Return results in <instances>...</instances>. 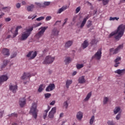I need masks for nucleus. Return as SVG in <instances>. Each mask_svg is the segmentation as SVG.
<instances>
[{"mask_svg": "<svg viewBox=\"0 0 125 125\" xmlns=\"http://www.w3.org/2000/svg\"><path fill=\"white\" fill-rule=\"evenodd\" d=\"M125 30V24H120L117 29L111 32L108 36V38H112L114 36V39L116 41H120L121 38L124 36Z\"/></svg>", "mask_w": 125, "mask_h": 125, "instance_id": "obj_1", "label": "nucleus"}, {"mask_svg": "<svg viewBox=\"0 0 125 125\" xmlns=\"http://www.w3.org/2000/svg\"><path fill=\"white\" fill-rule=\"evenodd\" d=\"M34 30V27L31 26L29 28H26L25 31H23L21 33V35L19 36V41H26L29 37H30V35H31V33Z\"/></svg>", "mask_w": 125, "mask_h": 125, "instance_id": "obj_2", "label": "nucleus"}, {"mask_svg": "<svg viewBox=\"0 0 125 125\" xmlns=\"http://www.w3.org/2000/svg\"><path fill=\"white\" fill-rule=\"evenodd\" d=\"M39 110L37 109V103H33L30 109V113L32 114L33 117L36 119L38 117V112Z\"/></svg>", "mask_w": 125, "mask_h": 125, "instance_id": "obj_3", "label": "nucleus"}, {"mask_svg": "<svg viewBox=\"0 0 125 125\" xmlns=\"http://www.w3.org/2000/svg\"><path fill=\"white\" fill-rule=\"evenodd\" d=\"M47 28H48L47 26H43L39 28L40 31L36 34L35 36V38L37 39V40H39V39L42 38V37L43 36V34Z\"/></svg>", "mask_w": 125, "mask_h": 125, "instance_id": "obj_4", "label": "nucleus"}, {"mask_svg": "<svg viewBox=\"0 0 125 125\" xmlns=\"http://www.w3.org/2000/svg\"><path fill=\"white\" fill-rule=\"evenodd\" d=\"M9 89L13 93H16L17 90H18V85H17V83H10L9 84Z\"/></svg>", "mask_w": 125, "mask_h": 125, "instance_id": "obj_5", "label": "nucleus"}, {"mask_svg": "<svg viewBox=\"0 0 125 125\" xmlns=\"http://www.w3.org/2000/svg\"><path fill=\"white\" fill-rule=\"evenodd\" d=\"M124 47V45L121 44L119 45L116 49L112 48L110 49L109 52L110 54H117V53H119L121 50L123 49Z\"/></svg>", "mask_w": 125, "mask_h": 125, "instance_id": "obj_6", "label": "nucleus"}, {"mask_svg": "<svg viewBox=\"0 0 125 125\" xmlns=\"http://www.w3.org/2000/svg\"><path fill=\"white\" fill-rule=\"evenodd\" d=\"M54 60H55V57L47 56L45 57L43 62V64H51V63H53Z\"/></svg>", "mask_w": 125, "mask_h": 125, "instance_id": "obj_7", "label": "nucleus"}, {"mask_svg": "<svg viewBox=\"0 0 125 125\" xmlns=\"http://www.w3.org/2000/svg\"><path fill=\"white\" fill-rule=\"evenodd\" d=\"M102 56V49H99L95 54L92 57V58H95L97 60H100Z\"/></svg>", "mask_w": 125, "mask_h": 125, "instance_id": "obj_8", "label": "nucleus"}, {"mask_svg": "<svg viewBox=\"0 0 125 125\" xmlns=\"http://www.w3.org/2000/svg\"><path fill=\"white\" fill-rule=\"evenodd\" d=\"M37 54V51H31L27 54L26 57L30 59H34V58H36Z\"/></svg>", "mask_w": 125, "mask_h": 125, "instance_id": "obj_9", "label": "nucleus"}, {"mask_svg": "<svg viewBox=\"0 0 125 125\" xmlns=\"http://www.w3.org/2000/svg\"><path fill=\"white\" fill-rule=\"evenodd\" d=\"M35 75H36V74L31 75V73L29 72H24L22 77H21V80H27V79L31 78L32 76H35Z\"/></svg>", "mask_w": 125, "mask_h": 125, "instance_id": "obj_10", "label": "nucleus"}, {"mask_svg": "<svg viewBox=\"0 0 125 125\" xmlns=\"http://www.w3.org/2000/svg\"><path fill=\"white\" fill-rule=\"evenodd\" d=\"M58 34H59V30H58L57 28H54L52 30L51 38H54V37H57V36H58Z\"/></svg>", "mask_w": 125, "mask_h": 125, "instance_id": "obj_11", "label": "nucleus"}, {"mask_svg": "<svg viewBox=\"0 0 125 125\" xmlns=\"http://www.w3.org/2000/svg\"><path fill=\"white\" fill-rule=\"evenodd\" d=\"M9 78L7 76V75H3L0 76V83H4V82H6L7 80H8Z\"/></svg>", "mask_w": 125, "mask_h": 125, "instance_id": "obj_12", "label": "nucleus"}, {"mask_svg": "<svg viewBox=\"0 0 125 125\" xmlns=\"http://www.w3.org/2000/svg\"><path fill=\"white\" fill-rule=\"evenodd\" d=\"M55 88V85L54 83H51L46 87V91H52Z\"/></svg>", "mask_w": 125, "mask_h": 125, "instance_id": "obj_13", "label": "nucleus"}, {"mask_svg": "<svg viewBox=\"0 0 125 125\" xmlns=\"http://www.w3.org/2000/svg\"><path fill=\"white\" fill-rule=\"evenodd\" d=\"M26 104V99L25 98H21L20 99L19 104L21 107H24Z\"/></svg>", "mask_w": 125, "mask_h": 125, "instance_id": "obj_14", "label": "nucleus"}, {"mask_svg": "<svg viewBox=\"0 0 125 125\" xmlns=\"http://www.w3.org/2000/svg\"><path fill=\"white\" fill-rule=\"evenodd\" d=\"M83 117V114L82 111L78 112L76 114V119L79 121H81Z\"/></svg>", "mask_w": 125, "mask_h": 125, "instance_id": "obj_15", "label": "nucleus"}, {"mask_svg": "<svg viewBox=\"0 0 125 125\" xmlns=\"http://www.w3.org/2000/svg\"><path fill=\"white\" fill-rule=\"evenodd\" d=\"M114 73L117 74L118 75H125V69H117L116 70Z\"/></svg>", "mask_w": 125, "mask_h": 125, "instance_id": "obj_16", "label": "nucleus"}, {"mask_svg": "<svg viewBox=\"0 0 125 125\" xmlns=\"http://www.w3.org/2000/svg\"><path fill=\"white\" fill-rule=\"evenodd\" d=\"M2 53L4 55V56H9V49L3 48L2 51Z\"/></svg>", "mask_w": 125, "mask_h": 125, "instance_id": "obj_17", "label": "nucleus"}, {"mask_svg": "<svg viewBox=\"0 0 125 125\" xmlns=\"http://www.w3.org/2000/svg\"><path fill=\"white\" fill-rule=\"evenodd\" d=\"M68 8V6L67 5H64L63 6L62 8H60L58 12L57 13L58 14H60L62 12H63V11H64V10H66Z\"/></svg>", "mask_w": 125, "mask_h": 125, "instance_id": "obj_18", "label": "nucleus"}, {"mask_svg": "<svg viewBox=\"0 0 125 125\" xmlns=\"http://www.w3.org/2000/svg\"><path fill=\"white\" fill-rule=\"evenodd\" d=\"M21 29H22V27L21 25L17 26L15 32L13 35V38H15V37L18 35V31L21 30Z\"/></svg>", "mask_w": 125, "mask_h": 125, "instance_id": "obj_19", "label": "nucleus"}, {"mask_svg": "<svg viewBox=\"0 0 125 125\" xmlns=\"http://www.w3.org/2000/svg\"><path fill=\"white\" fill-rule=\"evenodd\" d=\"M82 46L83 48V49H84V48H86L87 46H88V42L87 41V40H85L84 41L83 43H82Z\"/></svg>", "mask_w": 125, "mask_h": 125, "instance_id": "obj_20", "label": "nucleus"}, {"mask_svg": "<svg viewBox=\"0 0 125 125\" xmlns=\"http://www.w3.org/2000/svg\"><path fill=\"white\" fill-rule=\"evenodd\" d=\"M114 115H117L119 112L121 113V107L119 106H116L115 109H114Z\"/></svg>", "mask_w": 125, "mask_h": 125, "instance_id": "obj_21", "label": "nucleus"}, {"mask_svg": "<svg viewBox=\"0 0 125 125\" xmlns=\"http://www.w3.org/2000/svg\"><path fill=\"white\" fill-rule=\"evenodd\" d=\"M79 83H85V80L84 79V76H81L79 78Z\"/></svg>", "mask_w": 125, "mask_h": 125, "instance_id": "obj_22", "label": "nucleus"}, {"mask_svg": "<svg viewBox=\"0 0 125 125\" xmlns=\"http://www.w3.org/2000/svg\"><path fill=\"white\" fill-rule=\"evenodd\" d=\"M109 101H110V97H104V98L103 103L104 105L107 104Z\"/></svg>", "mask_w": 125, "mask_h": 125, "instance_id": "obj_23", "label": "nucleus"}, {"mask_svg": "<svg viewBox=\"0 0 125 125\" xmlns=\"http://www.w3.org/2000/svg\"><path fill=\"white\" fill-rule=\"evenodd\" d=\"M72 60H73V59H72V58H71L70 57H66L65 58V59L64 60V62L66 64H69V63H71V62H72Z\"/></svg>", "mask_w": 125, "mask_h": 125, "instance_id": "obj_24", "label": "nucleus"}, {"mask_svg": "<svg viewBox=\"0 0 125 125\" xmlns=\"http://www.w3.org/2000/svg\"><path fill=\"white\" fill-rule=\"evenodd\" d=\"M73 44V41H68L65 43V47H70Z\"/></svg>", "mask_w": 125, "mask_h": 125, "instance_id": "obj_25", "label": "nucleus"}, {"mask_svg": "<svg viewBox=\"0 0 125 125\" xmlns=\"http://www.w3.org/2000/svg\"><path fill=\"white\" fill-rule=\"evenodd\" d=\"M72 83L73 82L72 81V80H67L66 81V84H65V86L66 88H69V86H70V85L72 84Z\"/></svg>", "mask_w": 125, "mask_h": 125, "instance_id": "obj_26", "label": "nucleus"}, {"mask_svg": "<svg viewBox=\"0 0 125 125\" xmlns=\"http://www.w3.org/2000/svg\"><path fill=\"white\" fill-rule=\"evenodd\" d=\"M92 95V92H90L88 93L86 97V98L84 99V101H88L89 100V98L91 97V95Z\"/></svg>", "mask_w": 125, "mask_h": 125, "instance_id": "obj_27", "label": "nucleus"}, {"mask_svg": "<svg viewBox=\"0 0 125 125\" xmlns=\"http://www.w3.org/2000/svg\"><path fill=\"white\" fill-rule=\"evenodd\" d=\"M95 122V117L94 116H92L89 120L90 125H93V123Z\"/></svg>", "mask_w": 125, "mask_h": 125, "instance_id": "obj_28", "label": "nucleus"}, {"mask_svg": "<svg viewBox=\"0 0 125 125\" xmlns=\"http://www.w3.org/2000/svg\"><path fill=\"white\" fill-rule=\"evenodd\" d=\"M8 60H5L3 61V64L1 65V69H3V68H4L5 67H6V65H7V64H8Z\"/></svg>", "mask_w": 125, "mask_h": 125, "instance_id": "obj_29", "label": "nucleus"}, {"mask_svg": "<svg viewBox=\"0 0 125 125\" xmlns=\"http://www.w3.org/2000/svg\"><path fill=\"white\" fill-rule=\"evenodd\" d=\"M34 7H35V5H34L33 4H32L30 6H28L27 8V9L28 11H32Z\"/></svg>", "mask_w": 125, "mask_h": 125, "instance_id": "obj_30", "label": "nucleus"}, {"mask_svg": "<svg viewBox=\"0 0 125 125\" xmlns=\"http://www.w3.org/2000/svg\"><path fill=\"white\" fill-rule=\"evenodd\" d=\"M44 88V85L43 84H42L40 85L38 89L39 92H42V91Z\"/></svg>", "mask_w": 125, "mask_h": 125, "instance_id": "obj_31", "label": "nucleus"}, {"mask_svg": "<svg viewBox=\"0 0 125 125\" xmlns=\"http://www.w3.org/2000/svg\"><path fill=\"white\" fill-rule=\"evenodd\" d=\"M68 106H69V104H68V101H66L63 103V107L65 109H68Z\"/></svg>", "mask_w": 125, "mask_h": 125, "instance_id": "obj_32", "label": "nucleus"}, {"mask_svg": "<svg viewBox=\"0 0 125 125\" xmlns=\"http://www.w3.org/2000/svg\"><path fill=\"white\" fill-rule=\"evenodd\" d=\"M35 5H36L37 7H44V5H43L42 3L39 2H35Z\"/></svg>", "mask_w": 125, "mask_h": 125, "instance_id": "obj_33", "label": "nucleus"}, {"mask_svg": "<svg viewBox=\"0 0 125 125\" xmlns=\"http://www.w3.org/2000/svg\"><path fill=\"white\" fill-rule=\"evenodd\" d=\"M85 23H86V21H85L83 20V21L81 24L80 28H81V29H83V27L84 26V25H85Z\"/></svg>", "mask_w": 125, "mask_h": 125, "instance_id": "obj_34", "label": "nucleus"}, {"mask_svg": "<svg viewBox=\"0 0 125 125\" xmlns=\"http://www.w3.org/2000/svg\"><path fill=\"white\" fill-rule=\"evenodd\" d=\"M92 25V22L91 21H88L87 23V27L90 28Z\"/></svg>", "mask_w": 125, "mask_h": 125, "instance_id": "obj_35", "label": "nucleus"}, {"mask_svg": "<svg viewBox=\"0 0 125 125\" xmlns=\"http://www.w3.org/2000/svg\"><path fill=\"white\" fill-rule=\"evenodd\" d=\"M76 67L77 69L79 70V69H81V68L83 67V64H78L76 65Z\"/></svg>", "mask_w": 125, "mask_h": 125, "instance_id": "obj_36", "label": "nucleus"}, {"mask_svg": "<svg viewBox=\"0 0 125 125\" xmlns=\"http://www.w3.org/2000/svg\"><path fill=\"white\" fill-rule=\"evenodd\" d=\"M103 3L104 5H106V4H108L109 3V2L110 1L109 0H103Z\"/></svg>", "mask_w": 125, "mask_h": 125, "instance_id": "obj_37", "label": "nucleus"}, {"mask_svg": "<svg viewBox=\"0 0 125 125\" xmlns=\"http://www.w3.org/2000/svg\"><path fill=\"white\" fill-rule=\"evenodd\" d=\"M121 117H122V114H121V113H118L116 116V120L117 121H119V120L121 119Z\"/></svg>", "mask_w": 125, "mask_h": 125, "instance_id": "obj_38", "label": "nucleus"}, {"mask_svg": "<svg viewBox=\"0 0 125 125\" xmlns=\"http://www.w3.org/2000/svg\"><path fill=\"white\" fill-rule=\"evenodd\" d=\"M50 112H51V113H53V114H55V113H56V107H53Z\"/></svg>", "mask_w": 125, "mask_h": 125, "instance_id": "obj_39", "label": "nucleus"}, {"mask_svg": "<svg viewBox=\"0 0 125 125\" xmlns=\"http://www.w3.org/2000/svg\"><path fill=\"white\" fill-rule=\"evenodd\" d=\"M109 20L110 21H114V20H119V18H117V17H111L110 18H109Z\"/></svg>", "mask_w": 125, "mask_h": 125, "instance_id": "obj_40", "label": "nucleus"}, {"mask_svg": "<svg viewBox=\"0 0 125 125\" xmlns=\"http://www.w3.org/2000/svg\"><path fill=\"white\" fill-rule=\"evenodd\" d=\"M121 60H122V58H121V57H117L114 61V62H120V61H121Z\"/></svg>", "mask_w": 125, "mask_h": 125, "instance_id": "obj_41", "label": "nucleus"}, {"mask_svg": "<svg viewBox=\"0 0 125 125\" xmlns=\"http://www.w3.org/2000/svg\"><path fill=\"white\" fill-rule=\"evenodd\" d=\"M54 116V114L52 113L51 111L49 112L48 117L50 119H52Z\"/></svg>", "mask_w": 125, "mask_h": 125, "instance_id": "obj_42", "label": "nucleus"}, {"mask_svg": "<svg viewBox=\"0 0 125 125\" xmlns=\"http://www.w3.org/2000/svg\"><path fill=\"white\" fill-rule=\"evenodd\" d=\"M4 110L3 109H0V118H2Z\"/></svg>", "mask_w": 125, "mask_h": 125, "instance_id": "obj_43", "label": "nucleus"}, {"mask_svg": "<svg viewBox=\"0 0 125 125\" xmlns=\"http://www.w3.org/2000/svg\"><path fill=\"white\" fill-rule=\"evenodd\" d=\"M108 125H115V123H114V121H108L107 122Z\"/></svg>", "mask_w": 125, "mask_h": 125, "instance_id": "obj_44", "label": "nucleus"}, {"mask_svg": "<svg viewBox=\"0 0 125 125\" xmlns=\"http://www.w3.org/2000/svg\"><path fill=\"white\" fill-rule=\"evenodd\" d=\"M44 19V17H40L36 19L37 21H42Z\"/></svg>", "mask_w": 125, "mask_h": 125, "instance_id": "obj_45", "label": "nucleus"}, {"mask_svg": "<svg viewBox=\"0 0 125 125\" xmlns=\"http://www.w3.org/2000/svg\"><path fill=\"white\" fill-rule=\"evenodd\" d=\"M61 24V21H58L56 22V23L54 24V26L59 25Z\"/></svg>", "mask_w": 125, "mask_h": 125, "instance_id": "obj_46", "label": "nucleus"}, {"mask_svg": "<svg viewBox=\"0 0 125 125\" xmlns=\"http://www.w3.org/2000/svg\"><path fill=\"white\" fill-rule=\"evenodd\" d=\"M44 5H45V6H48V5H49V4H50V2L49 1H45L43 3Z\"/></svg>", "mask_w": 125, "mask_h": 125, "instance_id": "obj_47", "label": "nucleus"}, {"mask_svg": "<svg viewBox=\"0 0 125 125\" xmlns=\"http://www.w3.org/2000/svg\"><path fill=\"white\" fill-rule=\"evenodd\" d=\"M91 43L92 44H96V43H97V41L95 40V39H94L91 41Z\"/></svg>", "mask_w": 125, "mask_h": 125, "instance_id": "obj_48", "label": "nucleus"}, {"mask_svg": "<svg viewBox=\"0 0 125 125\" xmlns=\"http://www.w3.org/2000/svg\"><path fill=\"white\" fill-rule=\"evenodd\" d=\"M80 10H81V7H80V6L78 7L76 9V10H75L76 13V14H77V13H79V12H80Z\"/></svg>", "mask_w": 125, "mask_h": 125, "instance_id": "obj_49", "label": "nucleus"}, {"mask_svg": "<svg viewBox=\"0 0 125 125\" xmlns=\"http://www.w3.org/2000/svg\"><path fill=\"white\" fill-rule=\"evenodd\" d=\"M114 67H119V65H120V62H114Z\"/></svg>", "mask_w": 125, "mask_h": 125, "instance_id": "obj_50", "label": "nucleus"}, {"mask_svg": "<svg viewBox=\"0 0 125 125\" xmlns=\"http://www.w3.org/2000/svg\"><path fill=\"white\" fill-rule=\"evenodd\" d=\"M44 95H45V98H49V97H50V96H51V94H50L49 93L45 94Z\"/></svg>", "mask_w": 125, "mask_h": 125, "instance_id": "obj_51", "label": "nucleus"}, {"mask_svg": "<svg viewBox=\"0 0 125 125\" xmlns=\"http://www.w3.org/2000/svg\"><path fill=\"white\" fill-rule=\"evenodd\" d=\"M89 17H90V16H89V15H88L85 18L83 19V21L86 22V21H87V19H88Z\"/></svg>", "mask_w": 125, "mask_h": 125, "instance_id": "obj_52", "label": "nucleus"}, {"mask_svg": "<svg viewBox=\"0 0 125 125\" xmlns=\"http://www.w3.org/2000/svg\"><path fill=\"white\" fill-rule=\"evenodd\" d=\"M9 117H17V114L16 113H12L8 115Z\"/></svg>", "mask_w": 125, "mask_h": 125, "instance_id": "obj_53", "label": "nucleus"}, {"mask_svg": "<svg viewBox=\"0 0 125 125\" xmlns=\"http://www.w3.org/2000/svg\"><path fill=\"white\" fill-rule=\"evenodd\" d=\"M49 48L48 47H46L45 49H44V50H43V52L44 53H46V52H48V50H49Z\"/></svg>", "mask_w": 125, "mask_h": 125, "instance_id": "obj_54", "label": "nucleus"}, {"mask_svg": "<svg viewBox=\"0 0 125 125\" xmlns=\"http://www.w3.org/2000/svg\"><path fill=\"white\" fill-rule=\"evenodd\" d=\"M17 55V53H14V54H12L11 55V59L14 58V57H16Z\"/></svg>", "mask_w": 125, "mask_h": 125, "instance_id": "obj_55", "label": "nucleus"}, {"mask_svg": "<svg viewBox=\"0 0 125 125\" xmlns=\"http://www.w3.org/2000/svg\"><path fill=\"white\" fill-rule=\"evenodd\" d=\"M16 6L17 8H20V7H21V4H20V3H17Z\"/></svg>", "mask_w": 125, "mask_h": 125, "instance_id": "obj_56", "label": "nucleus"}, {"mask_svg": "<svg viewBox=\"0 0 125 125\" xmlns=\"http://www.w3.org/2000/svg\"><path fill=\"white\" fill-rule=\"evenodd\" d=\"M51 16H47L46 18V21H49V20H51Z\"/></svg>", "mask_w": 125, "mask_h": 125, "instance_id": "obj_57", "label": "nucleus"}, {"mask_svg": "<svg viewBox=\"0 0 125 125\" xmlns=\"http://www.w3.org/2000/svg\"><path fill=\"white\" fill-rule=\"evenodd\" d=\"M49 110H50V106L49 105H48L47 109L45 110L44 111V112L45 113H48V111H49Z\"/></svg>", "mask_w": 125, "mask_h": 125, "instance_id": "obj_58", "label": "nucleus"}, {"mask_svg": "<svg viewBox=\"0 0 125 125\" xmlns=\"http://www.w3.org/2000/svg\"><path fill=\"white\" fill-rule=\"evenodd\" d=\"M11 20V19L10 18H7L5 19V21L6 22H9Z\"/></svg>", "mask_w": 125, "mask_h": 125, "instance_id": "obj_59", "label": "nucleus"}, {"mask_svg": "<svg viewBox=\"0 0 125 125\" xmlns=\"http://www.w3.org/2000/svg\"><path fill=\"white\" fill-rule=\"evenodd\" d=\"M47 116V112H44L43 115V119L44 120H45V118Z\"/></svg>", "mask_w": 125, "mask_h": 125, "instance_id": "obj_60", "label": "nucleus"}, {"mask_svg": "<svg viewBox=\"0 0 125 125\" xmlns=\"http://www.w3.org/2000/svg\"><path fill=\"white\" fill-rule=\"evenodd\" d=\"M41 25H42V23H39L36 24H35L34 26L35 27H40V26H41Z\"/></svg>", "mask_w": 125, "mask_h": 125, "instance_id": "obj_61", "label": "nucleus"}, {"mask_svg": "<svg viewBox=\"0 0 125 125\" xmlns=\"http://www.w3.org/2000/svg\"><path fill=\"white\" fill-rule=\"evenodd\" d=\"M68 21V19H65L64 20V22H63L62 26H64V25H65V24H66L67 23V21Z\"/></svg>", "mask_w": 125, "mask_h": 125, "instance_id": "obj_62", "label": "nucleus"}, {"mask_svg": "<svg viewBox=\"0 0 125 125\" xmlns=\"http://www.w3.org/2000/svg\"><path fill=\"white\" fill-rule=\"evenodd\" d=\"M55 104V101H53L50 103V105H53Z\"/></svg>", "mask_w": 125, "mask_h": 125, "instance_id": "obj_63", "label": "nucleus"}, {"mask_svg": "<svg viewBox=\"0 0 125 125\" xmlns=\"http://www.w3.org/2000/svg\"><path fill=\"white\" fill-rule=\"evenodd\" d=\"M63 116H64V113L63 112H62L60 114V118H63Z\"/></svg>", "mask_w": 125, "mask_h": 125, "instance_id": "obj_64", "label": "nucleus"}]
</instances>
